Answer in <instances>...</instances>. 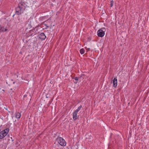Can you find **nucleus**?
Segmentation results:
<instances>
[{
    "label": "nucleus",
    "mask_w": 149,
    "mask_h": 149,
    "mask_svg": "<svg viewBox=\"0 0 149 149\" xmlns=\"http://www.w3.org/2000/svg\"><path fill=\"white\" fill-rule=\"evenodd\" d=\"M26 4L23 2L19 3L18 6L15 8L16 14L18 15L23 13L26 9Z\"/></svg>",
    "instance_id": "obj_1"
},
{
    "label": "nucleus",
    "mask_w": 149,
    "mask_h": 149,
    "mask_svg": "<svg viewBox=\"0 0 149 149\" xmlns=\"http://www.w3.org/2000/svg\"><path fill=\"white\" fill-rule=\"evenodd\" d=\"M9 131V129L7 128L0 132V140L4 138L7 134Z\"/></svg>",
    "instance_id": "obj_2"
},
{
    "label": "nucleus",
    "mask_w": 149,
    "mask_h": 149,
    "mask_svg": "<svg viewBox=\"0 0 149 149\" xmlns=\"http://www.w3.org/2000/svg\"><path fill=\"white\" fill-rule=\"evenodd\" d=\"M105 31V28H102L98 30L97 32V35L98 37H102L105 34L104 31Z\"/></svg>",
    "instance_id": "obj_3"
},
{
    "label": "nucleus",
    "mask_w": 149,
    "mask_h": 149,
    "mask_svg": "<svg viewBox=\"0 0 149 149\" xmlns=\"http://www.w3.org/2000/svg\"><path fill=\"white\" fill-rule=\"evenodd\" d=\"M59 144L62 146H65L66 145V143L65 140L63 138L59 137L56 139Z\"/></svg>",
    "instance_id": "obj_4"
},
{
    "label": "nucleus",
    "mask_w": 149,
    "mask_h": 149,
    "mask_svg": "<svg viewBox=\"0 0 149 149\" xmlns=\"http://www.w3.org/2000/svg\"><path fill=\"white\" fill-rule=\"evenodd\" d=\"M35 31V29H32L29 31V32L28 33L27 35L28 36H33L34 35H36L38 33V32H37Z\"/></svg>",
    "instance_id": "obj_5"
},
{
    "label": "nucleus",
    "mask_w": 149,
    "mask_h": 149,
    "mask_svg": "<svg viewBox=\"0 0 149 149\" xmlns=\"http://www.w3.org/2000/svg\"><path fill=\"white\" fill-rule=\"evenodd\" d=\"M42 24L45 25L46 26L45 29H47L49 27V25L51 24L50 19H48L47 20L44 22Z\"/></svg>",
    "instance_id": "obj_6"
},
{
    "label": "nucleus",
    "mask_w": 149,
    "mask_h": 149,
    "mask_svg": "<svg viewBox=\"0 0 149 149\" xmlns=\"http://www.w3.org/2000/svg\"><path fill=\"white\" fill-rule=\"evenodd\" d=\"M39 38L41 40H45L46 38V36L43 33H41L39 36Z\"/></svg>",
    "instance_id": "obj_7"
},
{
    "label": "nucleus",
    "mask_w": 149,
    "mask_h": 149,
    "mask_svg": "<svg viewBox=\"0 0 149 149\" xmlns=\"http://www.w3.org/2000/svg\"><path fill=\"white\" fill-rule=\"evenodd\" d=\"M112 81H113V86L114 87H116L117 85V80L116 77H115L113 81H112L111 82H112Z\"/></svg>",
    "instance_id": "obj_8"
},
{
    "label": "nucleus",
    "mask_w": 149,
    "mask_h": 149,
    "mask_svg": "<svg viewBox=\"0 0 149 149\" xmlns=\"http://www.w3.org/2000/svg\"><path fill=\"white\" fill-rule=\"evenodd\" d=\"M78 112L75 110L73 113L72 116L74 120H76L77 119V115Z\"/></svg>",
    "instance_id": "obj_9"
},
{
    "label": "nucleus",
    "mask_w": 149,
    "mask_h": 149,
    "mask_svg": "<svg viewBox=\"0 0 149 149\" xmlns=\"http://www.w3.org/2000/svg\"><path fill=\"white\" fill-rule=\"evenodd\" d=\"M7 30V29H5L3 26L0 25V32L6 31Z\"/></svg>",
    "instance_id": "obj_10"
},
{
    "label": "nucleus",
    "mask_w": 149,
    "mask_h": 149,
    "mask_svg": "<svg viewBox=\"0 0 149 149\" xmlns=\"http://www.w3.org/2000/svg\"><path fill=\"white\" fill-rule=\"evenodd\" d=\"M25 26L26 28L27 29H30L32 27L30 22H27L26 24H25Z\"/></svg>",
    "instance_id": "obj_11"
},
{
    "label": "nucleus",
    "mask_w": 149,
    "mask_h": 149,
    "mask_svg": "<svg viewBox=\"0 0 149 149\" xmlns=\"http://www.w3.org/2000/svg\"><path fill=\"white\" fill-rule=\"evenodd\" d=\"M15 117L17 119L19 118L21 116L20 113L19 112H16L15 113Z\"/></svg>",
    "instance_id": "obj_12"
},
{
    "label": "nucleus",
    "mask_w": 149,
    "mask_h": 149,
    "mask_svg": "<svg viewBox=\"0 0 149 149\" xmlns=\"http://www.w3.org/2000/svg\"><path fill=\"white\" fill-rule=\"evenodd\" d=\"M80 53L82 54H84L85 52V50L84 49L82 48L80 49Z\"/></svg>",
    "instance_id": "obj_13"
},
{
    "label": "nucleus",
    "mask_w": 149,
    "mask_h": 149,
    "mask_svg": "<svg viewBox=\"0 0 149 149\" xmlns=\"http://www.w3.org/2000/svg\"><path fill=\"white\" fill-rule=\"evenodd\" d=\"M73 79H74L75 81H76L75 82H74V83L75 84H77V81L79 80L78 78L77 77H74L73 78H72Z\"/></svg>",
    "instance_id": "obj_14"
},
{
    "label": "nucleus",
    "mask_w": 149,
    "mask_h": 149,
    "mask_svg": "<svg viewBox=\"0 0 149 149\" xmlns=\"http://www.w3.org/2000/svg\"><path fill=\"white\" fill-rule=\"evenodd\" d=\"M82 106L81 105H80L78 108L76 110H75L77 111L78 112H79V111L80 110L81 108H82Z\"/></svg>",
    "instance_id": "obj_15"
},
{
    "label": "nucleus",
    "mask_w": 149,
    "mask_h": 149,
    "mask_svg": "<svg viewBox=\"0 0 149 149\" xmlns=\"http://www.w3.org/2000/svg\"><path fill=\"white\" fill-rule=\"evenodd\" d=\"M38 29H39V28L37 27H36L34 29H35V31H36L37 32H38V33L39 32V31H38Z\"/></svg>",
    "instance_id": "obj_16"
},
{
    "label": "nucleus",
    "mask_w": 149,
    "mask_h": 149,
    "mask_svg": "<svg viewBox=\"0 0 149 149\" xmlns=\"http://www.w3.org/2000/svg\"><path fill=\"white\" fill-rule=\"evenodd\" d=\"M114 2L113 0H112L111 1V7H112L113 6V4Z\"/></svg>",
    "instance_id": "obj_17"
},
{
    "label": "nucleus",
    "mask_w": 149,
    "mask_h": 149,
    "mask_svg": "<svg viewBox=\"0 0 149 149\" xmlns=\"http://www.w3.org/2000/svg\"><path fill=\"white\" fill-rule=\"evenodd\" d=\"M27 96V95H26V94H25L24 96V97H23L24 98H25V97H26Z\"/></svg>",
    "instance_id": "obj_18"
},
{
    "label": "nucleus",
    "mask_w": 149,
    "mask_h": 149,
    "mask_svg": "<svg viewBox=\"0 0 149 149\" xmlns=\"http://www.w3.org/2000/svg\"><path fill=\"white\" fill-rule=\"evenodd\" d=\"M10 90H11V91L12 90H13L12 88H11V89H10Z\"/></svg>",
    "instance_id": "obj_19"
},
{
    "label": "nucleus",
    "mask_w": 149,
    "mask_h": 149,
    "mask_svg": "<svg viewBox=\"0 0 149 149\" xmlns=\"http://www.w3.org/2000/svg\"><path fill=\"white\" fill-rule=\"evenodd\" d=\"M90 48H88V50H90Z\"/></svg>",
    "instance_id": "obj_20"
},
{
    "label": "nucleus",
    "mask_w": 149,
    "mask_h": 149,
    "mask_svg": "<svg viewBox=\"0 0 149 149\" xmlns=\"http://www.w3.org/2000/svg\"><path fill=\"white\" fill-rule=\"evenodd\" d=\"M14 92V91H13H13H12V92H13H13Z\"/></svg>",
    "instance_id": "obj_21"
},
{
    "label": "nucleus",
    "mask_w": 149,
    "mask_h": 149,
    "mask_svg": "<svg viewBox=\"0 0 149 149\" xmlns=\"http://www.w3.org/2000/svg\"><path fill=\"white\" fill-rule=\"evenodd\" d=\"M13 84H15V82H13Z\"/></svg>",
    "instance_id": "obj_22"
}]
</instances>
